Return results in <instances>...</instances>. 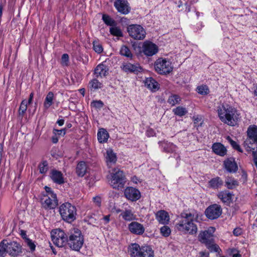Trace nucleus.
Here are the masks:
<instances>
[{
  "label": "nucleus",
  "instance_id": "obj_61",
  "mask_svg": "<svg viewBox=\"0 0 257 257\" xmlns=\"http://www.w3.org/2000/svg\"><path fill=\"white\" fill-rule=\"evenodd\" d=\"M110 215H105L103 217V219L105 221L106 223H107L109 221Z\"/></svg>",
  "mask_w": 257,
  "mask_h": 257
},
{
  "label": "nucleus",
  "instance_id": "obj_26",
  "mask_svg": "<svg viewBox=\"0 0 257 257\" xmlns=\"http://www.w3.org/2000/svg\"><path fill=\"white\" fill-rule=\"evenodd\" d=\"M223 184V180L219 177L213 178L208 182V186L213 189L221 188Z\"/></svg>",
  "mask_w": 257,
  "mask_h": 257
},
{
  "label": "nucleus",
  "instance_id": "obj_21",
  "mask_svg": "<svg viewBox=\"0 0 257 257\" xmlns=\"http://www.w3.org/2000/svg\"><path fill=\"white\" fill-rule=\"evenodd\" d=\"M50 177L53 181L58 184H62L64 183L62 173L58 170H52L50 173Z\"/></svg>",
  "mask_w": 257,
  "mask_h": 257
},
{
  "label": "nucleus",
  "instance_id": "obj_38",
  "mask_svg": "<svg viewBox=\"0 0 257 257\" xmlns=\"http://www.w3.org/2000/svg\"><path fill=\"white\" fill-rule=\"evenodd\" d=\"M27 101L26 99L23 100L21 103L19 109V115L21 116L22 118L23 117L24 113L27 110Z\"/></svg>",
  "mask_w": 257,
  "mask_h": 257
},
{
  "label": "nucleus",
  "instance_id": "obj_46",
  "mask_svg": "<svg viewBox=\"0 0 257 257\" xmlns=\"http://www.w3.org/2000/svg\"><path fill=\"white\" fill-rule=\"evenodd\" d=\"M188 113L187 109L183 106H178V116H183Z\"/></svg>",
  "mask_w": 257,
  "mask_h": 257
},
{
  "label": "nucleus",
  "instance_id": "obj_20",
  "mask_svg": "<svg viewBox=\"0 0 257 257\" xmlns=\"http://www.w3.org/2000/svg\"><path fill=\"white\" fill-rule=\"evenodd\" d=\"M225 168L230 173H235L238 170V167L235 160L233 158H230L224 162Z\"/></svg>",
  "mask_w": 257,
  "mask_h": 257
},
{
  "label": "nucleus",
  "instance_id": "obj_25",
  "mask_svg": "<svg viewBox=\"0 0 257 257\" xmlns=\"http://www.w3.org/2000/svg\"><path fill=\"white\" fill-rule=\"evenodd\" d=\"M232 196L233 194L226 190L219 192L217 194L218 198L227 204L231 202Z\"/></svg>",
  "mask_w": 257,
  "mask_h": 257
},
{
  "label": "nucleus",
  "instance_id": "obj_31",
  "mask_svg": "<svg viewBox=\"0 0 257 257\" xmlns=\"http://www.w3.org/2000/svg\"><path fill=\"white\" fill-rule=\"evenodd\" d=\"M109 135L107 132L104 128L99 130L97 133V139L99 143L106 142L108 140Z\"/></svg>",
  "mask_w": 257,
  "mask_h": 257
},
{
  "label": "nucleus",
  "instance_id": "obj_49",
  "mask_svg": "<svg viewBox=\"0 0 257 257\" xmlns=\"http://www.w3.org/2000/svg\"><path fill=\"white\" fill-rule=\"evenodd\" d=\"M91 105L96 108L100 109L103 107V103L101 100H96L92 102Z\"/></svg>",
  "mask_w": 257,
  "mask_h": 257
},
{
  "label": "nucleus",
  "instance_id": "obj_8",
  "mask_svg": "<svg viewBox=\"0 0 257 257\" xmlns=\"http://www.w3.org/2000/svg\"><path fill=\"white\" fill-rule=\"evenodd\" d=\"M51 234L52 240L56 246L62 247L66 242L67 243L68 237L63 230L60 228L53 229Z\"/></svg>",
  "mask_w": 257,
  "mask_h": 257
},
{
  "label": "nucleus",
  "instance_id": "obj_17",
  "mask_svg": "<svg viewBox=\"0 0 257 257\" xmlns=\"http://www.w3.org/2000/svg\"><path fill=\"white\" fill-rule=\"evenodd\" d=\"M129 231L133 234L136 235H142L145 230L143 224L137 221H133L128 225Z\"/></svg>",
  "mask_w": 257,
  "mask_h": 257
},
{
  "label": "nucleus",
  "instance_id": "obj_42",
  "mask_svg": "<svg viewBox=\"0 0 257 257\" xmlns=\"http://www.w3.org/2000/svg\"><path fill=\"white\" fill-rule=\"evenodd\" d=\"M93 48L94 51L98 54H100L103 51L101 44L96 40L93 42Z\"/></svg>",
  "mask_w": 257,
  "mask_h": 257
},
{
  "label": "nucleus",
  "instance_id": "obj_27",
  "mask_svg": "<svg viewBox=\"0 0 257 257\" xmlns=\"http://www.w3.org/2000/svg\"><path fill=\"white\" fill-rule=\"evenodd\" d=\"M145 86L153 91H156L159 89L158 83L153 78L150 77L146 79Z\"/></svg>",
  "mask_w": 257,
  "mask_h": 257
},
{
  "label": "nucleus",
  "instance_id": "obj_37",
  "mask_svg": "<svg viewBox=\"0 0 257 257\" xmlns=\"http://www.w3.org/2000/svg\"><path fill=\"white\" fill-rule=\"evenodd\" d=\"M102 20L104 23L108 26H116V22L113 20L111 18H110L108 15H103L102 16Z\"/></svg>",
  "mask_w": 257,
  "mask_h": 257
},
{
  "label": "nucleus",
  "instance_id": "obj_5",
  "mask_svg": "<svg viewBox=\"0 0 257 257\" xmlns=\"http://www.w3.org/2000/svg\"><path fill=\"white\" fill-rule=\"evenodd\" d=\"M59 211L62 218L68 223L72 222L76 219V208L69 202H65L61 205Z\"/></svg>",
  "mask_w": 257,
  "mask_h": 257
},
{
  "label": "nucleus",
  "instance_id": "obj_29",
  "mask_svg": "<svg viewBox=\"0 0 257 257\" xmlns=\"http://www.w3.org/2000/svg\"><path fill=\"white\" fill-rule=\"evenodd\" d=\"M120 215L126 221H133L136 219V215L131 210H125L122 211Z\"/></svg>",
  "mask_w": 257,
  "mask_h": 257
},
{
  "label": "nucleus",
  "instance_id": "obj_32",
  "mask_svg": "<svg viewBox=\"0 0 257 257\" xmlns=\"http://www.w3.org/2000/svg\"><path fill=\"white\" fill-rule=\"evenodd\" d=\"M225 183L226 187L229 189H232L238 185V181L232 177H227Z\"/></svg>",
  "mask_w": 257,
  "mask_h": 257
},
{
  "label": "nucleus",
  "instance_id": "obj_15",
  "mask_svg": "<svg viewBox=\"0 0 257 257\" xmlns=\"http://www.w3.org/2000/svg\"><path fill=\"white\" fill-rule=\"evenodd\" d=\"M114 6L118 12L124 15L127 14L131 11V7L126 0H115Z\"/></svg>",
  "mask_w": 257,
  "mask_h": 257
},
{
  "label": "nucleus",
  "instance_id": "obj_41",
  "mask_svg": "<svg viewBox=\"0 0 257 257\" xmlns=\"http://www.w3.org/2000/svg\"><path fill=\"white\" fill-rule=\"evenodd\" d=\"M205 245L211 252H216L219 253L220 251H221L219 246L214 243V241L209 244H206Z\"/></svg>",
  "mask_w": 257,
  "mask_h": 257
},
{
  "label": "nucleus",
  "instance_id": "obj_24",
  "mask_svg": "<svg viewBox=\"0 0 257 257\" xmlns=\"http://www.w3.org/2000/svg\"><path fill=\"white\" fill-rule=\"evenodd\" d=\"M142 247L137 243H132L128 247V252L131 257H139Z\"/></svg>",
  "mask_w": 257,
  "mask_h": 257
},
{
  "label": "nucleus",
  "instance_id": "obj_59",
  "mask_svg": "<svg viewBox=\"0 0 257 257\" xmlns=\"http://www.w3.org/2000/svg\"><path fill=\"white\" fill-rule=\"evenodd\" d=\"M21 235L22 237L25 239V241L26 240V239L28 238L27 237V234H26V231L23 230H21Z\"/></svg>",
  "mask_w": 257,
  "mask_h": 257
},
{
  "label": "nucleus",
  "instance_id": "obj_55",
  "mask_svg": "<svg viewBox=\"0 0 257 257\" xmlns=\"http://www.w3.org/2000/svg\"><path fill=\"white\" fill-rule=\"evenodd\" d=\"M233 233L235 236H239L242 233V229L240 228H235L233 231Z\"/></svg>",
  "mask_w": 257,
  "mask_h": 257
},
{
  "label": "nucleus",
  "instance_id": "obj_14",
  "mask_svg": "<svg viewBox=\"0 0 257 257\" xmlns=\"http://www.w3.org/2000/svg\"><path fill=\"white\" fill-rule=\"evenodd\" d=\"M142 51L145 55L152 56L158 52V47L152 42L146 41L143 43Z\"/></svg>",
  "mask_w": 257,
  "mask_h": 257
},
{
  "label": "nucleus",
  "instance_id": "obj_12",
  "mask_svg": "<svg viewBox=\"0 0 257 257\" xmlns=\"http://www.w3.org/2000/svg\"><path fill=\"white\" fill-rule=\"evenodd\" d=\"M41 202L42 207L45 209H53L58 205V200L55 194H51V196L44 195Z\"/></svg>",
  "mask_w": 257,
  "mask_h": 257
},
{
  "label": "nucleus",
  "instance_id": "obj_10",
  "mask_svg": "<svg viewBox=\"0 0 257 257\" xmlns=\"http://www.w3.org/2000/svg\"><path fill=\"white\" fill-rule=\"evenodd\" d=\"M129 35L135 40H143L146 35L145 29L139 25H131L127 27Z\"/></svg>",
  "mask_w": 257,
  "mask_h": 257
},
{
  "label": "nucleus",
  "instance_id": "obj_60",
  "mask_svg": "<svg viewBox=\"0 0 257 257\" xmlns=\"http://www.w3.org/2000/svg\"><path fill=\"white\" fill-rule=\"evenodd\" d=\"M33 96H34V93L33 92H32L30 95V97H29L28 101H27L28 104H31L32 103L33 99Z\"/></svg>",
  "mask_w": 257,
  "mask_h": 257
},
{
  "label": "nucleus",
  "instance_id": "obj_9",
  "mask_svg": "<svg viewBox=\"0 0 257 257\" xmlns=\"http://www.w3.org/2000/svg\"><path fill=\"white\" fill-rule=\"evenodd\" d=\"M155 70L160 74H166L172 71L173 67L170 61L162 58L156 60L154 64Z\"/></svg>",
  "mask_w": 257,
  "mask_h": 257
},
{
  "label": "nucleus",
  "instance_id": "obj_4",
  "mask_svg": "<svg viewBox=\"0 0 257 257\" xmlns=\"http://www.w3.org/2000/svg\"><path fill=\"white\" fill-rule=\"evenodd\" d=\"M67 243L71 249L79 251L84 243L83 236L78 228H73L68 233Z\"/></svg>",
  "mask_w": 257,
  "mask_h": 257
},
{
  "label": "nucleus",
  "instance_id": "obj_30",
  "mask_svg": "<svg viewBox=\"0 0 257 257\" xmlns=\"http://www.w3.org/2000/svg\"><path fill=\"white\" fill-rule=\"evenodd\" d=\"M139 257H154V251L149 246H142Z\"/></svg>",
  "mask_w": 257,
  "mask_h": 257
},
{
  "label": "nucleus",
  "instance_id": "obj_35",
  "mask_svg": "<svg viewBox=\"0 0 257 257\" xmlns=\"http://www.w3.org/2000/svg\"><path fill=\"white\" fill-rule=\"evenodd\" d=\"M106 160L107 163H114L116 161V157L112 150H108L106 152Z\"/></svg>",
  "mask_w": 257,
  "mask_h": 257
},
{
  "label": "nucleus",
  "instance_id": "obj_39",
  "mask_svg": "<svg viewBox=\"0 0 257 257\" xmlns=\"http://www.w3.org/2000/svg\"><path fill=\"white\" fill-rule=\"evenodd\" d=\"M120 53L121 55L126 56L128 58H132L133 57V54L131 53L129 48L125 45H123L121 46L120 50Z\"/></svg>",
  "mask_w": 257,
  "mask_h": 257
},
{
  "label": "nucleus",
  "instance_id": "obj_19",
  "mask_svg": "<svg viewBox=\"0 0 257 257\" xmlns=\"http://www.w3.org/2000/svg\"><path fill=\"white\" fill-rule=\"evenodd\" d=\"M212 152L221 157L224 156L227 153V149L225 146L220 143H214L211 147Z\"/></svg>",
  "mask_w": 257,
  "mask_h": 257
},
{
  "label": "nucleus",
  "instance_id": "obj_62",
  "mask_svg": "<svg viewBox=\"0 0 257 257\" xmlns=\"http://www.w3.org/2000/svg\"><path fill=\"white\" fill-rule=\"evenodd\" d=\"M57 123L59 125L62 126L64 124V119H59L57 121Z\"/></svg>",
  "mask_w": 257,
  "mask_h": 257
},
{
  "label": "nucleus",
  "instance_id": "obj_7",
  "mask_svg": "<svg viewBox=\"0 0 257 257\" xmlns=\"http://www.w3.org/2000/svg\"><path fill=\"white\" fill-rule=\"evenodd\" d=\"M247 138L244 142V147L247 151L253 150V145H257V126L250 125L247 131Z\"/></svg>",
  "mask_w": 257,
  "mask_h": 257
},
{
  "label": "nucleus",
  "instance_id": "obj_44",
  "mask_svg": "<svg viewBox=\"0 0 257 257\" xmlns=\"http://www.w3.org/2000/svg\"><path fill=\"white\" fill-rule=\"evenodd\" d=\"M90 87L94 89H97L102 87V84L96 79H92L90 82Z\"/></svg>",
  "mask_w": 257,
  "mask_h": 257
},
{
  "label": "nucleus",
  "instance_id": "obj_56",
  "mask_svg": "<svg viewBox=\"0 0 257 257\" xmlns=\"http://www.w3.org/2000/svg\"><path fill=\"white\" fill-rule=\"evenodd\" d=\"M198 257H209V253L206 251H202L199 252Z\"/></svg>",
  "mask_w": 257,
  "mask_h": 257
},
{
  "label": "nucleus",
  "instance_id": "obj_45",
  "mask_svg": "<svg viewBox=\"0 0 257 257\" xmlns=\"http://www.w3.org/2000/svg\"><path fill=\"white\" fill-rule=\"evenodd\" d=\"M160 232L163 236L167 237L171 233V229L168 226L164 225L160 228Z\"/></svg>",
  "mask_w": 257,
  "mask_h": 257
},
{
  "label": "nucleus",
  "instance_id": "obj_6",
  "mask_svg": "<svg viewBox=\"0 0 257 257\" xmlns=\"http://www.w3.org/2000/svg\"><path fill=\"white\" fill-rule=\"evenodd\" d=\"M126 182V178L122 171L119 168H114L111 173V179L109 181L110 185L114 189H121L123 188Z\"/></svg>",
  "mask_w": 257,
  "mask_h": 257
},
{
  "label": "nucleus",
  "instance_id": "obj_2",
  "mask_svg": "<svg viewBox=\"0 0 257 257\" xmlns=\"http://www.w3.org/2000/svg\"><path fill=\"white\" fill-rule=\"evenodd\" d=\"M217 111L220 120L230 126H234L240 119V115L237 110L227 103L220 104Z\"/></svg>",
  "mask_w": 257,
  "mask_h": 257
},
{
  "label": "nucleus",
  "instance_id": "obj_43",
  "mask_svg": "<svg viewBox=\"0 0 257 257\" xmlns=\"http://www.w3.org/2000/svg\"><path fill=\"white\" fill-rule=\"evenodd\" d=\"M48 164L47 161H43L39 165V171L41 174H45L48 170Z\"/></svg>",
  "mask_w": 257,
  "mask_h": 257
},
{
  "label": "nucleus",
  "instance_id": "obj_58",
  "mask_svg": "<svg viewBox=\"0 0 257 257\" xmlns=\"http://www.w3.org/2000/svg\"><path fill=\"white\" fill-rule=\"evenodd\" d=\"M45 189L46 193H47V194L45 196H51V194H54L52 192L51 188H50V187H48L47 186H45Z\"/></svg>",
  "mask_w": 257,
  "mask_h": 257
},
{
  "label": "nucleus",
  "instance_id": "obj_53",
  "mask_svg": "<svg viewBox=\"0 0 257 257\" xmlns=\"http://www.w3.org/2000/svg\"><path fill=\"white\" fill-rule=\"evenodd\" d=\"M54 133L55 135H61V136H64L66 134V130L65 129H61V130H56L54 129L53 130Z\"/></svg>",
  "mask_w": 257,
  "mask_h": 257
},
{
  "label": "nucleus",
  "instance_id": "obj_34",
  "mask_svg": "<svg viewBox=\"0 0 257 257\" xmlns=\"http://www.w3.org/2000/svg\"><path fill=\"white\" fill-rule=\"evenodd\" d=\"M54 98V94L52 92L50 91L47 95L44 102V106L46 109H48L53 104Z\"/></svg>",
  "mask_w": 257,
  "mask_h": 257
},
{
  "label": "nucleus",
  "instance_id": "obj_36",
  "mask_svg": "<svg viewBox=\"0 0 257 257\" xmlns=\"http://www.w3.org/2000/svg\"><path fill=\"white\" fill-rule=\"evenodd\" d=\"M109 32L111 35L116 37H120L123 36L121 29L115 26H112L110 28Z\"/></svg>",
  "mask_w": 257,
  "mask_h": 257
},
{
  "label": "nucleus",
  "instance_id": "obj_13",
  "mask_svg": "<svg viewBox=\"0 0 257 257\" xmlns=\"http://www.w3.org/2000/svg\"><path fill=\"white\" fill-rule=\"evenodd\" d=\"M206 217L211 220L218 218L222 213V208L218 204H214L208 207L205 210Z\"/></svg>",
  "mask_w": 257,
  "mask_h": 257
},
{
  "label": "nucleus",
  "instance_id": "obj_1",
  "mask_svg": "<svg viewBox=\"0 0 257 257\" xmlns=\"http://www.w3.org/2000/svg\"><path fill=\"white\" fill-rule=\"evenodd\" d=\"M202 214L194 210H187L180 214V220L178 225L179 229L190 235H195L198 231V227L195 222L202 220Z\"/></svg>",
  "mask_w": 257,
  "mask_h": 257
},
{
  "label": "nucleus",
  "instance_id": "obj_64",
  "mask_svg": "<svg viewBox=\"0 0 257 257\" xmlns=\"http://www.w3.org/2000/svg\"><path fill=\"white\" fill-rule=\"evenodd\" d=\"M232 257H241V255L239 253L233 254Z\"/></svg>",
  "mask_w": 257,
  "mask_h": 257
},
{
  "label": "nucleus",
  "instance_id": "obj_63",
  "mask_svg": "<svg viewBox=\"0 0 257 257\" xmlns=\"http://www.w3.org/2000/svg\"><path fill=\"white\" fill-rule=\"evenodd\" d=\"M52 140L53 143H56L58 141V139L56 136H54L52 137Z\"/></svg>",
  "mask_w": 257,
  "mask_h": 257
},
{
  "label": "nucleus",
  "instance_id": "obj_18",
  "mask_svg": "<svg viewBox=\"0 0 257 257\" xmlns=\"http://www.w3.org/2000/svg\"><path fill=\"white\" fill-rule=\"evenodd\" d=\"M121 68L123 71L127 73H137L142 70V67L139 64H132L130 63L123 64Z\"/></svg>",
  "mask_w": 257,
  "mask_h": 257
},
{
  "label": "nucleus",
  "instance_id": "obj_47",
  "mask_svg": "<svg viewBox=\"0 0 257 257\" xmlns=\"http://www.w3.org/2000/svg\"><path fill=\"white\" fill-rule=\"evenodd\" d=\"M69 62V56L67 54H64L61 57V63L63 66H68Z\"/></svg>",
  "mask_w": 257,
  "mask_h": 257
},
{
  "label": "nucleus",
  "instance_id": "obj_3",
  "mask_svg": "<svg viewBox=\"0 0 257 257\" xmlns=\"http://www.w3.org/2000/svg\"><path fill=\"white\" fill-rule=\"evenodd\" d=\"M21 245L16 241L4 239L0 242V257H5L7 253L15 257L21 252Z\"/></svg>",
  "mask_w": 257,
  "mask_h": 257
},
{
  "label": "nucleus",
  "instance_id": "obj_40",
  "mask_svg": "<svg viewBox=\"0 0 257 257\" xmlns=\"http://www.w3.org/2000/svg\"><path fill=\"white\" fill-rule=\"evenodd\" d=\"M197 92L203 95H207L209 93V89L206 85H200L197 87Z\"/></svg>",
  "mask_w": 257,
  "mask_h": 257
},
{
  "label": "nucleus",
  "instance_id": "obj_51",
  "mask_svg": "<svg viewBox=\"0 0 257 257\" xmlns=\"http://www.w3.org/2000/svg\"><path fill=\"white\" fill-rule=\"evenodd\" d=\"M194 123L196 124V126H201L202 123V120L201 117L199 116H197L196 117L194 116Z\"/></svg>",
  "mask_w": 257,
  "mask_h": 257
},
{
  "label": "nucleus",
  "instance_id": "obj_52",
  "mask_svg": "<svg viewBox=\"0 0 257 257\" xmlns=\"http://www.w3.org/2000/svg\"><path fill=\"white\" fill-rule=\"evenodd\" d=\"M227 140L229 141L230 145L234 149L236 150L237 148H238L239 145H238L236 142L233 141L229 137H227Z\"/></svg>",
  "mask_w": 257,
  "mask_h": 257
},
{
  "label": "nucleus",
  "instance_id": "obj_28",
  "mask_svg": "<svg viewBox=\"0 0 257 257\" xmlns=\"http://www.w3.org/2000/svg\"><path fill=\"white\" fill-rule=\"evenodd\" d=\"M86 171L87 166L84 162L81 161L77 164L76 168V173L78 176H84L86 173Z\"/></svg>",
  "mask_w": 257,
  "mask_h": 257
},
{
  "label": "nucleus",
  "instance_id": "obj_33",
  "mask_svg": "<svg viewBox=\"0 0 257 257\" xmlns=\"http://www.w3.org/2000/svg\"><path fill=\"white\" fill-rule=\"evenodd\" d=\"M161 147L163 148L164 151L166 152H171L175 151V145L173 143L166 142L165 141L159 143Z\"/></svg>",
  "mask_w": 257,
  "mask_h": 257
},
{
  "label": "nucleus",
  "instance_id": "obj_57",
  "mask_svg": "<svg viewBox=\"0 0 257 257\" xmlns=\"http://www.w3.org/2000/svg\"><path fill=\"white\" fill-rule=\"evenodd\" d=\"M93 201L94 203L96 204V205L98 206H100L101 205V198L98 197L96 196L93 198Z\"/></svg>",
  "mask_w": 257,
  "mask_h": 257
},
{
  "label": "nucleus",
  "instance_id": "obj_50",
  "mask_svg": "<svg viewBox=\"0 0 257 257\" xmlns=\"http://www.w3.org/2000/svg\"><path fill=\"white\" fill-rule=\"evenodd\" d=\"M168 102L172 106L175 105L176 103L177 102V95H174L173 96H170L168 100Z\"/></svg>",
  "mask_w": 257,
  "mask_h": 257
},
{
  "label": "nucleus",
  "instance_id": "obj_23",
  "mask_svg": "<svg viewBox=\"0 0 257 257\" xmlns=\"http://www.w3.org/2000/svg\"><path fill=\"white\" fill-rule=\"evenodd\" d=\"M156 218L160 223L163 224H167L170 220L168 212L164 210L158 211L156 213Z\"/></svg>",
  "mask_w": 257,
  "mask_h": 257
},
{
  "label": "nucleus",
  "instance_id": "obj_54",
  "mask_svg": "<svg viewBox=\"0 0 257 257\" xmlns=\"http://www.w3.org/2000/svg\"><path fill=\"white\" fill-rule=\"evenodd\" d=\"M250 152H252L253 162L255 165H257V151H255L253 148V150H251Z\"/></svg>",
  "mask_w": 257,
  "mask_h": 257
},
{
  "label": "nucleus",
  "instance_id": "obj_11",
  "mask_svg": "<svg viewBox=\"0 0 257 257\" xmlns=\"http://www.w3.org/2000/svg\"><path fill=\"white\" fill-rule=\"evenodd\" d=\"M215 231L214 227H209L207 230L201 231L198 235V240L205 245L213 242V233Z\"/></svg>",
  "mask_w": 257,
  "mask_h": 257
},
{
  "label": "nucleus",
  "instance_id": "obj_48",
  "mask_svg": "<svg viewBox=\"0 0 257 257\" xmlns=\"http://www.w3.org/2000/svg\"><path fill=\"white\" fill-rule=\"evenodd\" d=\"M26 244L29 247L32 251L35 250L36 245L34 243L30 238L26 239L25 241Z\"/></svg>",
  "mask_w": 257,
  "mask_h": 257
},
{
  "label": "nucleus",
  "instance_id": "obj_16",
  "mask_svg": "<svg viewBox=\"0 0 257 257\" xmlns=\"http://www.w3.org/2000/svg\"><path fill=\"white\" fill-rule=\"evenodd\" d=\"M125 197L132 201L139 200L141 197V193L139 190L133 187H127L124 190Z\"/></svg>",
  "mask_w": 257,
  "mask_h": 257
},
{
  "label": "nucleus",
  "instance_id": "obj_22",
  "mask_svg": "<svg viewBox=\"0 0 257 257\" xmlns=\"http://www.w3.org/2000/svg\"><path fill=\"white\" fill-rule=\"evenodd\" d=\"M109 69L107 66L104 64H100L94 69V74L96 77H102L108 74Z\"/></svg>",
  "mask_w": 257,
  "mask_h": 257
}]
</instances>
